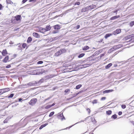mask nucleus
I'll use <instances>...</instances> for the list:
<instances>
[{"label":"nucleus","mask_w":134,"mask_h":134,"mask_svg":"<svg viewBox=\"0 0 134 134\" xmlns=\"http://www.w3.org/2000/svg\"><path fill=\"white\" fill-rule=\"evenodd\" d=\"M92 9V7H91V5L85 7L84 8L82 9L81 11V12H85L89 10Z\"/></svg>","instance_id":"1"},{"label":"nucleus","mask_w":134,"mask_h":134,"mask_svg":"<svg viewBox=\"0 0 134 134\" xmlns=\"http://www.w3.org/2000/svg\"><path fill=\"white\" fill-rule=\"evenodd\" d=\"M37 101V99L36 98L32 99L29 102V104L32 105H34Z\"/></svg>","instance_id":"2"},{"label":"nucleus","mask_w":134,"mask_h":134,"mask_svg":"<svg viewBox=\"0 0 134 134\" xmlns=\"http://www.w3.org/2000/svg\"><path fill=\"white\" fill-rule=\"evenodd\" d=\"M28 85L29 86H35L37 85V84L36 81H33L30 82L28 83Z\"/></svg>","instance_id":"3"},{"label":"nucleus","mask_w":134,"mask_h":134,"mask_svg":"<svg viewBox=\"0 0 134 134\" xmlns=\"http://www.w3.org/2000/svg\"><path fill=\"white\" fill-rule=\"evenodd\" d=\"M60 117L61 118L60 119L62 121L64 119L65 120V118L62 113L59 114L58 115H57V118L59 119Z\"/></svg>","instance_id":"4"},{"label":"nucleus","mask_w":134,"mask_h":134,"mask_svg":"<svg viewBox=\"0 0 134 134\" xmlns=\"http://www.w3.org/2000/svg\"><path fill=\"white\" fill-rule=\"evenodd\" d=\"M14 18H15L16 20L17 21L20 20L21 19V16L20 15H17L15 16Z\"/></svg>","instance_id":"5"},{"label":"nucleus","mask_w":134,"mask_h":134,"mask_svg":"<svg viewBox=\"0 0 134 134\" xmlns=\"http://www.w3.org/2000/svg\"><path fill=\"white\" fill-rule=\"evenodd\" d=\"M54 29L57 30H58L60 28V26L59 25L57 24L54 26Z\"/></svg>","instance_id":"6"},{"label":"nucleus","mask_w":134,"mask_h":134,"mask_svg":"<svg viewBox=\"0 0 134 134\" xmlns=\"http://www.w3.org/2000/svg\"><path fill=\"white\" fill-rule=\"evenodd\" d=\"M2 90L3 91V93H4L9 91L10 90V88H7L2 89Z\"/></svg>","instance_id":"7"},{"label":"nucleus","mask_w":134,"mask_h":134,"mask_svg":"<svg viewBox=\"0 0 134 134\" xmlns=\"http://www.w3.org/2000/svg\"><path fill=\"white\" fill-rule=\"evenodd\" d=\"M9 58V57L8 56H7L3 60V62L5 63H7V61L8 60Z\"/></svg>","instance_id":"8"},{"label":"nucleus","mask_w":134,"mask_h":134,"mask_svg":"<svg viewBox=\"0 0 134 134\" xmlns=\"http://www.w3.org/2000/svg\"><path fill=\"white\" fill-rule=\"evenodd\" d=\"M120 17V16L119 15H116L113 16L111 17L110 18V20H114L115 19H117Z\"/></svg>","instance_id":"9"},{"label":"nucleus","mask_w":134,"mask_h":134,"mask_svg":"<svg viewBox=\"0 0 134 134\" xmlns=\"http://www.w3.org/2000/svg\"><path fill=\"white\" fill-rule=\"evenodd\" d=\"M62 54H63L65 53L66 52L67 50L65 48H62L59 50Z\"/></svg>","instance_id":"10"},{"label":"nucleus","mask_w":134,"mask_h":134,"mask_svg":"<svg viewBox=\"0 0 134 134\" xmlns=\"http://www.w3.org/2000/svg\"><path fill=\"white\" fill-rule=\"evenodd\" d=\"M62 54L61 53L60 51L59 50L58 51L56 52V53H55V55L56 56L58 57L60 55Z\"/></svg>","instance_id":"11"},{"label":"nucleus","mask_w":134,"mask_h":134,"mask_svg":"<svg viewBox=\"0 0 134 134\" xmlns=\"http://www.w3.org/2000/svg\"><path fill=\"white\" fill-rule=\"evenodd\" d=\"M33 36L36 38H39L40 37L39 35L37 33L34 32L33 34Z\"/></svg>","instance_id":"12"},{"label":"nucleus","mask_w":134,"mask_h":134,"mask_svg":"<svg viewBox=\"0 0 134 134\" xmlns=\"http://www.w3.org/2000/svg\"><path fill=\"white\" fill-rule=\"evenodd\" d=\"M7 54V52L6 49L3 50L2 53V54L3 56H5Z\"/></svg>","instance_id":"13"},{"label":"nucleus","mask_w":134,"mask_h":134,"mask_svg":"<svg viewBox=\"0 0 134 134\" xmlns=\"http://www.w3.org/2000/svg\"><path fill=\"white\" fill-rule=\"evenodd\" d=\"M40 30V32L43 33H44V32L47 31L45 29L43 28H41Z\"/></svg>","instance_id":"14"},{"label":"nucleus","mask_w":134,"mask_h":134,"mask_svg":"<svg viewBox=\"0 0 134 134\" xmlns=\"http://www.w3.org/2000/svg\"><path fill=\"white\" fill-rule=\"evenodd\" d=\"M113 91V90H107L103 91V92L104 93H108L110 92H112Z\"/></svg>","instance_id":"15"},{"label":"nucleus","mask_w":134,"mask_h":134,"mask_svg":"<svg viewBox=\"0 0 134 134\" xmlns=\"http://www.w3.org/2000/svg\"><path fill=\"white\" fill-rule=\"evenodd\" d=\"M43 79H40L39 81H36L37 85H38L40 84L41 83L43 82Z\"/></svg>","instance_id":"16"},{"label":"nucleus","mask_w":134,"mask_h":134,"mask_svg":"<svg viewBox=\"0 0 134 134\" xmlns=\"http://www.w3.org/2000/svg\"><path fill=\"white\" fill-rule=\"evenodd\" d=\"M112 65V64L111 63H110L108 64V65H106L105 67V68L107 69H109L110 66Z\"/></svg>","instance_id":"17"},{"label":"nucleus","mask_w":134,"mask_h":134,"mask_svg":"<svg viewBox=\"0 0 134 134\" xmlns=\"http://www.w3.org/2000/svg\"><path fill=\"white\" fill-rule=\"evenodd\" d=\"M46 31H49L51 29V27L50 25L47 26L46 27V28H45Z\"/></svg>","instance_id":"18"},{"label":"nucleus","mask_w":134,"mask_h":134,"mask_svg":"<svg viewBox=\"0 0 134 134\" xmlns=\"http://www.w3.org/2000/svg\"><path fill=\"white\" fill-rule=\"evenodd\" d=\"M112 34H106L104 36V37L106 39L108 37L110 36H111L112 35Z\"/></svg>","instance_id":"19"},{"label":"nucleus","mask_w":134,"mask_h":134,"mask_svg":"<svg viewBox=\"0 0 134 134\" xmlns=\"http://www.w3.org/2000/svg\"><path fill=\"white\" fill-rule=\"evenodd\" d=\"M89 48V47L87 46H85L82 48V50L84 51L88 49Z\"/></svg>","instance_id":"20"},{"label":"nucleus","mask_w":134,"mask_h":134,"mask_svg":"<svg viewBox=\"0 0 134 134\" xmlns=\"http://www.w3.org/2000/svg\"><path fill=\"white\" fill-rule=\"evenodd\" d=\"M32 41V38L31 37H29L27 40V42L28 43H30Z\"/></svg>","instance_id":"21"},{"label":"nucleus","mask_w":134,"mask_h":134,"mask_svg":"<svg viewBox=\"0 0 134 134\" xmlns=\"http://www.w3.org/2000/svg\"><path fill=\"white\" fill-rule=\"evenodd\" d=\"M131 38H132V37L131 36V35H128L125 37V38L126 40L130 39Z\"/></svg>","instance_id":"22"},{"label":"nucleus","mask_w":134,"mask_h":134,"mask_svg":"<svg viewBox=\"0 0 134 134\" xmlns=\"http://www.w3.org/2000/svg\"><path fill=\"white\" fill-rule=\"evenodd\" d=\"M22 47L24 48H25L26 47V49L28 48V46H27V44L25 43H23L22 44Z\"/></svg>","instance_id":"23"},{"label":"nucleus","mask_w":134,"mask_h":134,"mask_svg":"<svg viewBox=\"0 0 134 134\" xmlns=\"http://www.w3.org/2000/svg\"><path fill=\"white\" fill-rule=\"evenodd\" d=\"M85 55V53H82L80 54L78 56V58H81L83 57Z\"/></svg>","instance_id":"24"},{"label":"nucleus","mask_w":134,"mask_h":134,"mask_svg":"<svg viewBox=\"0 0 134 134\" xmlns=\"http://www.w3.org/2000/svg\"><path fill=\"white\" fill-rule=\"evenodd\" d=\"M6 2L7 3L10 4H12L13 3L11 1V0H7Z\"/></svg>","instance_id":"25"},{"label":"nucleus","mask_w":134,"mask_h":134,"mask_svg":"<svg viewBox=\"0 0 134 134\" xmlns=\"http://www.w3.org/2000/svg\"><path fill=\"white\" fill-rule=\"evenodd\" d=\"M82 85L81 84L77 85L76 87V89H79L82 87Z\"/></svg>","instance_id":"26"},{"label":"nucleus","mask_w":134,"mask_h":134,"mask_svg":"<svg viewBox=\"0 0 134 134\" xmlns=\"http://www.w3.org/2000/svg\"><path fill=\"white\" fill-rule=\"evenodd\" d=\"M90 65L89 64H85L82 65V66H83V68H85L89 66Z\"/></svg>","instance_id":"27"},{"label":"nucleus","mask_w":134,"mask_h":134,"mask_svg":"<svg viewBox=\"0 0 134 134\" xmlns=\"http://www.w3.org/2000/svg\"><path fill=\"white\" fill-rule=\"evenodd\" d=\"M14 94L13 93L11 94L10 95L8 96H6V97H8V98H12L14 96Z\"/></svg>","instance_id":"28"},{"label":"nucleus","mask_w":134,"mask_h":134,"mask_svg":"<svg viewBox=\"0 0 134 134\" xmlns=\"http://www.w3.org/2000/svg\"><path fill=\"white\" fill-rule=\"evenodd\" d=\"M99 53L100 52L99 51H97L93 54V56H94L96 55H98L99 54Z\"/></svg>","instance_id":"29"},{"label":"nucleus","mask_w":134,"mask_h":134,"mask_svg":"<svg viewBox=\"0 0 134 134\" xmlns=\"http://www.w3.org/2000/svg\"><path fill=\"white\" fill-rule=\"evenodd\" d=\"M111 111L110 110L106 111V114L109 115H110L111 114Z\"/></svg>","instance_id":"30"},{"label":"nucleus","mask_w":134,"mask_h":134,"mask_svg":"<svg viewBox=\"0 0 134 134\" xmlns=\"http://www.w3.org/2000/svg\"><path fill=\"white\" fill-rule=\"evenodd\" d=\"M116 31L117 34H118L120 33L121 32V30L120 29H116Z\"/></svg>","instance_id":"31"},{"label":"nucleus","mask_w":134,"mask_h":134,"mask_svg":"<svg viewBox=\"0 0 134 134\" xmlns=\"http://www.w3.org/2000/svg\"><path fill=\"white\" fill-rule=\"evenodd\" d=\"M54 111H52L49 114V117H51L54 114Z\"/></svg>","instance_id":"32"},{"label":"nucleus","mask_w":134,"mask_h":134,"mask_svg":"<svg viewBox=\"0 0 134 134\" xmlns=\"http://www.w3.org/2000/svg\"><path fill=\"white\" fill-rule=\"evenodd\" d=\"M119 9H117L115 11H112L111 13H116V14H117L118 12L119 11Z\"/></svg>","instance_id":"33"},{"label":"nucleus","mask_w":134,"mask_h":134,"mask_svg":"<svg viewBox=\"0 0 134 134\" xmlns=\"http://www.w3.org/2000/svg\"><path fill=\"white\" fill-rule=\"evenodd\" d=\"M51 107V105H47L45 107V108L46 109H47Z\"/></svg>","instance_id":"34"},{"label":"nucleus","mask_w":134,"mask_h":134,"mask_svg":"<svg viewBox=\"0 0 134 134\" xmlns=\"http://www.w3.org/2000/svg\"><path fill=\"white\" fill-rule=\"evenodd\" d=\"M116 118L117 116L116 114L114 115L111 116V118H113L114 119H115Z\"/></svg>","instance_id":"35"},{"label":"nucleus","mask_w":134,"mask_h":134,"mask_svg":"<svg viewBox=\"0 0 134 134\" xmlns=\"http://www.w3.org/2000/svg\"><path fill=\"white\" fill-rule=\"evenodd\" d=\"M91 119L90 121H91V122L92 121V118L90 116H89V117H87V118H86V120L87 119Z\"/></svg>","instance_id":"36"},{"label":"nucleus","mask_w":134,"mask_h":134,"mask_svg":"<svg viewBox=\"0 0 134 134\" xmlns=\"http://www.w3.org/2000/svg\"><path fill=\"white\" fill-rule=\"evenodd\" d=\"M134 25V21H132L130 23V25L131 26H132Z\"/></svg>","instance_id":"37"},{"label":"nucleus","mask_w":134,"mask_h":134,"mask_svg":"<svg viewBox=\"0 0 134 134\" xmlns=\"http://www.w3.org/2000/svg\"><path fill=\"white\" fill-rule=\"evenodd\" d=\"M116 46H117V48L119 49L120 48V47H122V44H119Z\"/></svg>","instance_id":"38"},{"label":"nucleus","mask_w":134,"mask_h":134,"mask_svg":"<svg viewBox=\"0 0 134 134\" xmlns=\"http://www.w3.org/2000/svg\"><path fill=\"white\" fill-rule=\"evenodd\" d=\"M115 49H114L113 47H112L111 48H110L109 51V52H111L113 51H114Z\"/></svg>","instance_id":"39"},{"label":"nucleus","mask_w":134,"mask_h":134,"mask_svg":"<svg viewBox=\"0 0 134 134\" xmlns=\"http://www.w3.org/2000/svg\"><path fill=\"white\" fill-rule=\"evenodd\" d=\"M23 87L24 88H26L28 87H29V86L28 85V83L27 84H25V85H23Z\"/></svg>","instance_id":"40"},{"label":"nucleus","mask_w":134,"mask_h":134,"mask_svg":"<svg viewBox=\"0 0 134 134\" xmlns=\"http://www.w3.org/2000/svg\"><path fill=\"white\" fill-rule=\"evenodd\" d=\"M8 119L7 118L3 122L4 123H7L8 122Z\"/></svg>","instance_id":"41"},{"label":"nucleus","mask_w":134,"mask_h":134,"mask_svg":"<svg viewBox=\"0 0 134 134\" xmlns=\"http://www.w3.org/2000/svg\"><path fill=\"white\" fill-rule=\"evenodd\" d=\"M80 4V3L79 2H77L75 3L74 5H79Z\"/></svg>","instance_id":"42"},{"label":"nucleus","mask_w":134,"mask_h":134,"mask_svg":"<svg viewBox=\"0 0 134 134\" xmlns=\"http://www.w3.org/2000/svg\"><path fill=\"white\" fill-rule=\"evenodd\" d=\"M43 63V62L42 61H40L37 62V64H42Z\"/></svg>","instance_id":"43"},{"label":"nucleus","mask_w":134,"mask_h":134,"mask_svg":"<svg viewBox=\"0 0 134 134\" xmlns=\"http://www.w3.org/2000/svg\"><path fill=\"white\" fill-rule=\"evenodd\" d=\"M11 66L10 64H9L6 66L5 68H9L11 67Z\"/></svg>","instance_id":"44"},{"label":"nucleus","mask_w":134,"mask_h":134,"mask_svg":"<svg viewBox=\"0 0 134 134\" xmlns=\"http://www.w3.org/2000/svg\"><path fill=\"white\" fill-rule=\"evenodd\" d=\"M21 49H22V47L20 45L18 46V50H21Z\"/></svg>","instance_id":"45"},{"label":"nucleus","mask_w":134,"mask_h":134,"mask_svg":"<svg viewBox=\"0 0 134 134\" xmlns=\"http://www.w3.org/2000/svg\"><path fill=\"white\" fill-rule=\"evenodd\" d=\"M121 107L122 109H125L126 108V106L125 105H121Z\"/></svg>","instance_id":"46"},{"label":"nucleus","mask_w":134,"mask_h":134,"mask_svg":"<svg viewBox=\"0 0 134 134\" xmlns=\"http://www.w3.org/2000/svg\"><path fill=\"white\" fill-rule=\"evenodd\" d=\"M97 100L96 99L94 100L93 101V103L95 104L97 103Z\"/></svg>","instance_id":"47"},{"label":"nucleus","mask_w":134,"mask_h":134,"mask_svg":"<svg viewBox=\"0 0 134 134\" xmlns=\"http://www.w3.org/2000/svg\"><path fill=\"white\" fill-rule=\"evenodd\" d=\"M106 98L105 97H102L101 99V100H105Z\"/></svg>","instance_id":"48"},{"label":"nucleus","mask_w":134,"mask_h":134,"mask_svg":"<svg viewBox=\"0 0 134 134\" xmlns=\"http://www.w3.org/2000/svg\"><path fill=\"white\" fill-rule=\"evenodd\" d=\"M3 93V91L2 90V89H0V95L2 94Z\"/></svg>","instance_id":"49"},{"label":"nucleus","mask_w":134,"mask_h":134,"mask_svg":"<svg viewBox=\"0 0 134 134\" xmlns=\"http://www.w3.org/2000/svg\"><path fill=\"white\" fill-rule=\"evenodd\" d=\"M112 34H114V35H115L116 34H117V33L115 31H113V32L112 33Z\"/></svg>","instance_id":"50"},{"label":"nucleus","mask_w":134,"mask_h":134,"mask_svg":"<svg viewBox=\"0 0 134 134\" xmlns=\"http://www.w3.org/2000/svg\"><path fill=\"white\" fill-rule=\"evenodd\" d=\"M87 111L88 112V113H90V110L89 108H87Z\"/></svg>","instance_id":"51"},{"label":"nucleus","mask_w":134,"mask_h":134,"mask_svg":"<svg viewBox=\"0 0 134 134\" xmlns=\"http://www.w3.org/2000/svg\"><path fill=\"white\" fill-rule=\"evenodd\" d=\"M48 124V123H46L43 125H42L43 127H44L47 126Z\"/></svg>","instance_id":"52"},{"label":"nucleus","mask_w":134,"mask_h":134,"mask_svg":"<svg viewBox=\"0 0 134 134\" xmlns=\"http://www.w3.org/2000/svg\"><path fill=\"white\" fill-rule=\"evenodd\" d=\"M113 48H114V49L115 50V49H117V46H114L113 47Z\"/></svg>","instance_id":"53"},{"label":"nucleus","mask_w":134,"mask_h":134,"mask_svg":"<svg viewBox=\"0 0 134 134\" xmlns=\"http://www.w3.org/2000/svg\"><path fill=\"white\" fill-rule=\"evenodd\" d=\"M27 1V0H23L22 3H25Z\"/></svg>","instance_id":"54"},{"label":"nucleus","mask_w":134,"mask_h":134,"mask_svg":"<svg viewBox=\"0 0 134 134\" xmlns=\"http://www.w3.org/2000/svg\"><path fill=\"white\" fill-rule=\"evenodd\" d=\"M122 113L121 111H120L118 113V115H121L122 114Z\"/></svg>","instance_id":"55"},{"label":"nucleus","mask_w":134,"mask_h":134,"mask_svg":"<svg viewBox=\"0 0 134 134\" xmlns=\"http://www.w3.org/2000/svg\"><path fill=\"white\" fill-rule=\"evenodd\" d=\"M36 1V0H30L29 1V2H35Z\"/></svg>","instance_id":"56"},{"label":"nucleus","mask_w":134,"mask_h":134,"mask_svg":"<svg viewBox=\"0 0 134 134\" xmlns=\"http://www.w3.org/2000/svg\"><path fill=\"white\" fill-rule=\"evenodd\" d=\"M3 7L2 6V5L0 4V10H1L2 9V8Z\"/></svg>","instance_id":"57"},{"label":"nucleus","mask_w":134,"mask_h":134,"mask_svg":"<svg viewBox=\"0 0 134 134\" xmlns=\"http://www.w3.org/2000/svg\"><path fill=\"white\" fill-rule=\"evenodd\" d=\"M80 27V25H78L76 27V29H78Z\"/></svg>","instance_id":"58"},{"label":"nucleus","mask_w":134,"mask_h":134,"mask_svg":"<svg viewBox=\"0 0 134 134\" xmlns=\"http://www.w3.org/2000/svg\"><path fill=\"white\" fill-rule=\"evenodd\" d=\"M104 55H105V54H104V53H103V54H101L100 55V58L102 57H103V56H104Z\"/></svg>","instance_id":"59"},{"label":"nucleus","mask_w":134,"mask_h":134,"mask_svg":"<svg viewBox=\"0 0 134 134\" xmlns=\"http://www.w3.org/2000/svg\"><path fill=\"white\" fill-rule=\"evenodd\" d=\"M43 127V126L42 125L41 126L39 127V129L40 130H41L42 129Z\"/></svg>","instance_id":"60"},{"label":"nucleus","mask_w":134,"mask_h":134,"mask_svg":"<svg viewBox=\"0 0 134 134\" xmlns=\"http://www.w3.org/2000/svg\"><path fill=\"white\" fill-rule=\"evenodd\" d=\"M51 98V97H49L47 99H46L45 100V101H46L47 100L50 99Z\"/></svg>","instance_id":"61"},{"label":"nucleus","mask_w":134,"mask_h":134,"mask_svg":"<svg viewBox=\"0 0 134 134\" xmlns=\"http://www.w3.org/2000/svg\"><path fill=\"white\" fill-rule=\"evenodd\" d=\"M58 32V31H53V33L54 34H56Z\"/></svg>","instance_id":"62"},{"label":"nucleus","mask_w":134,"mask_h":134,"mask_svg":"<svg viewBox=\"0 0 134 134\" xmlns=\"http://www.w3.org/2000/svg\"><path fill=\"white\" fill-rule=\"evenodd\" d=\"M55 104V103H53L52 104L50 105H51V107H52V106H54Z\"/></svg>","instance_id":"63"},{"label":"nucleus","mask_w":134,"mask_h":134,"mask_svg":"<svg viewBox=\"0 0 134 134\" xmlns=\"http://www.w3.org/2000/svg\"><path fill=\"white\" fill-rule=\"evenodd\" d=\"M131 36L132 38L134 37V34H131Z\"/></svg>","instance_id":"64"}]
</instances>
